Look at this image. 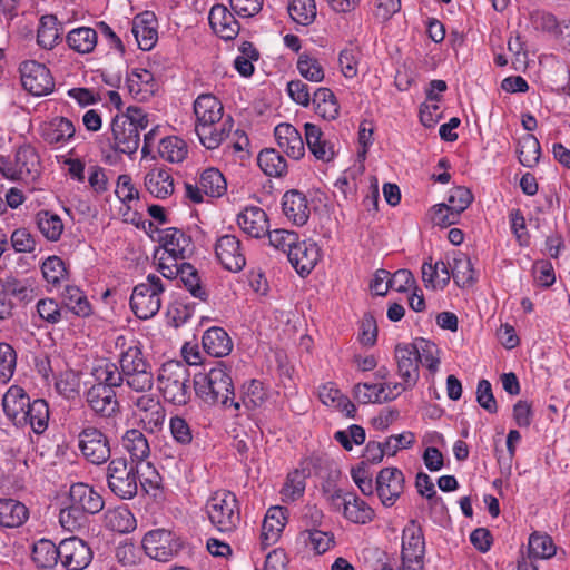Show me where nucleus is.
Returning a JSON list of instances; mask_svg holds the SVG:
<instances>
[{"label":"nucleus","mask_w":570,"mask_h":570,"mask_svg":"<svg viewBox=\"0 0 570 570\" xmlns=\"http://www.w3.org/2000/svg\"><path fill=\"white\" fill-rule=\"evenodd\" d=\"M116 345L121 348L118 363L126 386L137 393L150 392L154 386L153 365L145 356L141 343L132 340L127 344L126 338L119 336Z\"/></svg>","instance_id":"f257e3e1"},{"label":"nucleus","mask_w":570,"mask_h":570,"mask_svg":"<svg viewBox=\"0 0 570 570\" xmlns=\"http://www.w3.org/2000/svg\"><path fill=\"white\" fill-rule=\"evenodd\" d=\"M149 125L148 114L140 107L129 106L125 114L116 115L111 122V148L120 154L132 155L139 148L140 131Z\"/></svg>","instance_id":"f03ea898"},{"label":"nucleus","mask_w":570,"mask_h":570,"mask_svg":"<svg viewBox=\"0 0 570 570\" xmlns=\"http://www.w3.org/2000/svg\"><path fill=\"white\" fill-rule=\"evenodd\" d=\"M196 395L207 404L227 406L229 396L234 395L233 381L222 362L208 372L194 376Z\"/></svg>","instance_id":"7ed1b4c3"},{"label":"nucleus","mask_w":570,"mask_h":570,"mask_svg":"<svg viewBox=\"0 0 570 570\" xmlns=\"http://www.w3.org/2000/svg\"><path fill=\"white\" fill-rule=\"evenodd\" d=\"M206 514L212 525L222 533L234 532L240 523L237 497L228 490H218L207 500Z\"/></svg>","instance_id":"20e7f679"},{"label":"nucleus","mask_w":570,"mask_h":570,"mask_svg":"<svg viewBox=\"0 0 570 570\" xmlns=\"http://www.w3.org/2000/svg\"><path fill=\"white\" fill-rule=\"evenodd\" d=\"M158 387L164 399L175 405H185L190 399L189 371L179 361H168L161 365L158 375Z\"/></svg>","instance_id":"39448f33"},{"label":"nucleus","mask_w":570,"mask_h":570,"mask_svg":"<svg viewBox=\"0 0 570 570\" xmlns=\"http://www.w3.org/2000/svg\"><path fill=\"white\" fill-rule=\"evenodd\" d=\"M138 465L125 458H115L108 462L106 479L108 489L121 500H131L138 492Z\"/></svg>","instance_id":"423d86ee"},{"label":"nucleus","mask_w":570,"mask_h":570,"mask_svg":"<svg viewBox=\"0 0 570 570\" xmlns=\"http://www.w3.org/2000/svg\"><path fill=\"white\" fill-rule=\"evenodd\" d=\"M165 286L159 276L149 274L146 282L134 287L130 297V307L134 314L140 320H148L155 316L161 306L160 295Z\"/></svg>","instance_id":"0eeeda50"},{"label":"nucleus","mask_w":570,"mask_h":570,"mask_svg":"<svg viewBox=\"0 0 570 570\" xmlns=\"http://www.w3.org/2000/svg\"><path fill=\"white\" fill-rule=\"evenodd\" d=\"M78 449L83 459L95 465H101L111 456L108 436L94 425H86L78 434Z\"/></svg>","instance_id":"6e6552de"},{"label":"nucleus","mask_w":570,"mask_h":570,"mask_svg":"<svg viewBox=\"0 0 570 570\" xmlns=\"http://www.w3.org/2000/svg\"><path fill=\"white\" fill-rule=\"evenodd\" d=\"M330 502L335 511H341L353 523L366 524L374 519V510L354 492L337 489L330 495Z\"/></svg>","instance_id":"1a4fd4ad"},{"label":"nucleus","mask_w":570,"mask_h":570,"mask_svg":"<svg viewBox=\"0 0 570 570\" xmlns=\"http://www.w3.org/2000/svg\"><path fill=\"white\" fill-rule=\"evenodd\" d=\"M227 191V181L224 175L214 167L202 171L197 184H185L186 197L195 204L203 203L204 195L219 198Z\"/></svg>","instance_id":"9d476101"},{"label":"nucleus","mask_w":570,"mask_h":570,"mask_svg":"<svg viewBox=\"0 0 570 570\" xmlns=\"http://www.w3.org/2000/svg\"><path fill=\"white\" fill-rule=\"evenodd\" d=\"M20 76L23 89L33 96H46L53 91V77L43 63L36 60L22 62L20 65Z\"/></svg>","instance_id":"9b49d317"},{"label":"nucleus","mask_w":570,"mask_h":570,"mask_svg":"<svg viewBox=\"0 0 570 570\" xmlns=\"http://www.w3.org/2000/svg\"><path fill=\"white\" fill-rule=\"evenodd\" d=\"M131 402L135 407L134 414L146 431L155 433L163 428L166 412L156 395L148 392L140 393L139 396L132 397Z\"/></svg>","instance_id":"f8f14e48"},{"label":"nucleus","mask_w":570,"mask_h":570,"mask_svg":"<svg viewBox=\"0 0 570 570\" xmlns=\"http://www.w3.org/2000/svg\"><path fill=\"white\" fill-rule=\"evenodd\" d=\"M142 548L151 559L166 562L180 551L181 543L173 532L157 529L145 534Z\"/></svg>","instance_id":"ddd939ff"},{"label":"nucleus","mask_w":570,"mask_h":570,"mask_svg":"<svg viewBox=\"0 0 570 570\" xmlns=\"http://www.w3.org/2000/svg\"><path fill=\"white\" fill-rule=\"evenodd\" d=\"M395 360L397 364V374L402 382L395 383L394 389L400 392L412 390L420 377L419 361L415 354V347L411 344H397L395 346Z\"/></svg>","instance_id":"4468645a"},{"label":"nucleus","mask_w":570,"mask_h":570,"mask_svg":"<svg viewBox=\"0 0 570 570\" xmlns=\"http://www.w3.org/2000/svg\"><path fill=\"white\" fill-rule=\"evenodd\" d=\"M215 255L219 264L228 272L238 273L246 265L240 240L235 235H223L215 244Z\"/></svg>","instance_id":"2eb2a0df"},{"label":"nucleus","mask_w":570,"mask_h":570,"mask_svg":"<svg viewBox=\"0 0 570 570\" xmlns=\"http://www.w3.org/2000/svg\"><path fill=\"white\" fill-rule=\"evenodd\" d=\"M60 562L67 570H83L92 561V550L89 544L77 537L60 541Z\"/></svg>","instance_id":"dca6fc26"},{"label":"nucleus","mask_w":570,"mask_h":570,"mask_svg":"<svg viewBox=\"0 0 570 570\" xmlns=\"http://www.w3.org/2000/svg\"><path fill=\"white\" fill-rule=\"evenodd\" d=\"M85 399L90 410L99 417L110 419L119 412L116 391L101 384H94L89 387L85 393Z\"/></svg>","instance_id":"f3484780"},{"label":"nucleus","mask_w":570,"mask_h":570,"mask_svg":"<svg viewBox=\"0 0 570 570\" xmlns=\"http://www.w3.org/2000/svg\"><path fill=\"white\" fill-rule=\"evenodd\" d=\"M404 475L397 468H384L376 476V492L385 507H391L404 488Z\"/></svg>","instance_id":"a211bd4d"},{"label":"nucleus","mask_w":570,"mask_h":570,"mask_svg":"<svg viewBox=\"0 0 570 570\" xmlns=\"http://www.w3.org/2000/svg\"><path fill=\"white\" fill-rule=\"evenodd\" d=\"M287 258L299 275H307L320 261L321 249L314 242L298 239L289 249Z\"/></svg>","instance_id":"6ab92c4d"},{"label":"nucleus","mask_w":570,"mask_h":570,"mask_svg":"<svg viewBox=\"0 0 570 570\" xmlns=\"http://www.w3.org/2000/svg\"><path fill=\"white\" fill-rule=\"evenodd\" d=\"M159 242L161 255L170 256L174 262L184 261L191 252V238L178 228L164 229Z\"/></svg>","instance_id":"aec40b11"},{"label":"nucleus","mask_w":570,"mask_h":570,"mask_svg":"<svg viewBox=\"0 0 570 570\" xmlns=\"http://www.w3.org/2000/svg\"><path fill=\"white\" fill-rule=\"evenodd\" d=\"M274 136L278 147L288 157L298 160L305 154V142L299 131L291 124L283 122L275 127Z\"/></svg>","instance_id":"412c9836"},{"label":"nucleus","mask_w":570,"mask_h":570,"mask_svg":"<svg viewBox=\"0 0 570 570\" xmlns=\"http://www.w3.org/2000/svg\"><path fill=\"white\" fill-rule=\"evenodd\" d=\"M237 225L243 233L252 238L265 236L269 228L267 215L258 206L245 207L237 215Z\"/></svg>","instance_id":"4be33fe9"},{"label":"nucleus","mask_w":570,"mask_h":570,"mask_svg":"<svg viewBox=\"0 0 570 570\" xmlns=\"http://www.w3.org/2000/svg\"><path fill=\"white\" fill-rule=\"evenodd\" d=\"M75 132L72 121L65 117H55L40 126V136L48 145L63 146Z\"/></svg>","instance_id":"5701e85b"},{"label":"nucleus","mask_w":570,"mask_h":570,"mask_svg":"<svg viewBox=\"0 0 570 570\" xmlns=\"http://www.w3.org/2000/svg\"><path fill=\"white\" fill-rule=\"evenodd\" d=\"M284 215L297 226H303L309 218V205L306 196L296 189L286 191L282 198Z\"/></svg>","instance_id":"b1692460"},{"label":"nucleus","mask_w":570,"mask_h":570,"mask_svg":"<svg viewBox=\"0 0 570 570\" xmlns=\"http://www.w3.org/2000/svg\"><path fill=\"white\" fill-rule=\"evenodd\" d=\"M70 502L87 514H96L104 509L102 497L86 483H75L69 491Z\"/></svg>","instance_id":"393cba45"},{"label":"nucleus","mask_w":570,"mask_h":570,"mask_svg":"<svg viewBox=\"0 0 570 570\" xmlns=\"http://www.w3.org/2000/svg\"><path fill=\"white\" fill-rule=\"evenodd\" d=\"M287 522L286 509L271 507L263 520L261 541L264 548L276 543Z\"/></svg>","instance_id":"a878e982"},{"label":"nucleus","mask_w":570,"mask_h":570,"mask_svg":"<svg viewBox=\"0 0 570 570\" xmlns=\"http://www.w3.org/2000/svg\"><path fill=\"white\" fill-rule=\"evenodd\" d=\"M209 24L215 33L224 40L235 39L239 24L234 14L223 4L212 7L208 16Z\"/></svg>","instance_id":"bb28decb"},{"label":"nucleus","mask_w":570,"mask_h":570,"mask_svg":"<svg viewBox=\"0 0 570 570\" xmlns=\"http://www.w3.org/2000/svg\"><path fill=\"white\" fill-rule=\"evenodd\" d=\"M1 401L4 414L14 425L26 422L24 411L30 403V397L22 387L18 385L10 386L2 395Z\"/></svg>","instance_id":"cd10ccee"},{"label":"nucleus","mask_w":570,"mask_h":570,"mask_svg":"<svg viewBox=\"0 0 570 570\" xmlns=\"http://www.w3.org/2000/svg\"><path fill=\"white\" fill-rule=\"evenodd\" d=\"M223 105L210 94H202L194 101L196 127L213 125L223 119Z\"/></svg>","instance_id":"c85d7f7f"},{"label":"nucleus","mask_w":570,"mask_h":570,"mask_svg":"<svg viewBox=\"0 0 570 570\" xmlns=\"http://www.w3.org/2000/svg\"><path fill=\"white\" fill-rule=\"evenodd\" d=\"M306 146L311 154L322 161H331L334 156V146L325 137L322 129L311 122L304 125Z\"/></svg>","instance_id":"c756f323"},{"label":"nucleus","mask_w":570,"mask_h":570,"mask_svg":"<svg viewBox=\"0 0 570 570\" xmlns=\"http://www.w3.org/2000/svg\"><path fill=\"white\" fill-rule=\"evenodd\" d=\"M155 14L146 11L137 14L132 20L131 32L141 50H150L157 41Z\"/></svg>","instance_id":"7c9ffc66"},{"label":"nucleus","mask_w":570,"mask_h":570,"mask_svg":"<svg viewBox=\"0 0 570 570\" xmlns=\"http://www.w3.org/2000/svg\"><path fill=\"white\" fill-rule=\"evenodd\" d=\"M233 119L227 117L219 122L206 125L203 127H195V131L199 138L200 144L207 149H216L220 144L227 139L232 132Z\"/></svg>","instance_id":"2f4dec72"},{"label":"nucleus","mask_w":570,"mask_h":570,"mask_svg":"<svg viewBox=\"0 0 570 570\" xmlns=\"http://www.w3.org/2000/svg\"><path fill=\"white\" fill-rule=\"evenodd\" d=\"M18 178L20 181L33 183L40 174V159L31 146L18 148L14 157Z\"/></svg>","instance_id":"473e14b6"},{"label":"nucleus","mask_w":570,"mask_h":570,"mask_svg":"<svg viewBox=\"0 0 570 570\" xmlns=\"http://www.w3.org/2000/svg\"><path fill=\"white\" fill-rule=\"evenodd\" d=\"M202 344L205 352L214 357L227 356L233 350V342L228 333L218 326L205 331Z\"/></svg>","instance_id":"72a5a7b5"},{"label":"nucleus","mask_w":570,"mask_h":570,"mask_svg":"<svg viewBox=\"0 0 570 570\" xmlns=\"http://www.w3.org/2000/svg\"><path fill=\"white\" fill-rule=\"evenodd\" d=\"M147 190L156 198L165 199L174 193V179L167 169L153 168L145 176Z\"/></svg>","instance_id":"f704fd0d"},{"label":"nucleus","mask_w":570,"mask_h":570,"mask_svg":"<svg viewBox=\"0 0 570 570\" xmlns=\"http://www.w3.org/2000/svg\"><path fill=\"white\" fill-rule=\"evenodd\" d=\"M24 421L17 423V426H30L37 434H41L48 428L49 421V406L48 403L42 399H36L30 401L28 407L24 411Z\"/></svg>","instance_id":"c9c22d12"},{"label":"nucleus","mask_w":570,"mask_h":570,"mask_svg":"<svg viewBox=\"0 0 570 570\" xmlns=\"http://www.w3.org/2000/svg\"><path fill=\"white\" fill-rule=\"evenodd\" d=\"M27 507L14 499H0V527L19 528L28 519Z\"/></svg>","instance_id":"e433bc0d"},{"label":"nucleus","mask_w":570,"mask_h":570,"mask_svg":"<svg viewBox=\"0 0 570 570\" xmlns=\"http://www.w3.org/2000/svg\"><path fill=\"white\" fill-rule=\"evenodd\" d=\"M121 445L131 458L130 462L141 463L150 454V448L145 434L137 429L128 430L121 439Z\"/></svg>","instance_id":"4c0bfd02"},{"label":"nucleus","mask_w":570,"mask_h":570,"mask_svg":"<svg viewBox=\"0 0 570 570\" xmlns=\"http://www.w3.org/2000/svg\"><path fill=\"white\" fill-rule=\"evenodd\" d=\"M127 86L134 98L144 100L154 92V75L147 69H134L127 77Z\"/></svg>","instance_id":"58836bf2"},{"label":"nucleus","mask_w":570,"mask_h":570,"mask_svg":"<svg viewBox=\"0 0 570 570\" xmlns=\"http://www.w3.org/2000/svg\"><path fill=\"white\" fill-rule=\"evenodd\" d=\"M425 542L421 528L414 520L403 530L402 557H424Z\"/></svg>","instance_id":"ea45409f"},{"label":"nucleus","mask_w":570,"mask_h":570,"mask_svg":"<svg viewBox=\"0 0 570 570\" xmlns=\"http://www.w3.org/2000/svg\"><path fill=\"white\" fill-rule=\"evenodd\" d=\"M400 392L385 393V386L376 383H358L354 386V396L362 404L383 403L395 400Z\"/></svg>","instance_id":"a19ab883"},{"label":"nucleus","mask_w":570,"mask_h":570,"mask_svg":"<svg viewBox=\"0 0 570 570\" xmlns=\"http://www.w3.org/2000/svg\"><path fill=\"white\" fill-rule=\"evenodd\" d=\"M267 399V393L264 389V385L258 380H250L244 383L242 387V402L230 401V405L234 406L235 410H239L243 404L246 409L255 410L262 406Z\"/></svg>","instance_id":"79ce46f5"},{"label":"nucleus","mask_w":570,"mask_h":570,"mask_svg":"<svg viewBox=\"0 0 570 570\" xmlns=\"http://www.w3.org/2000/svg\"><path fill=\"white\" fill-rule=\"evenodd\" d=\"M315 112L325 120H334L340 115V105L328 88H318L313 94Z\"/></svg>","instance_id":"37998d69"},{"label":"nucleus","mask_w":570,"mask_h":570,"mask_svg":"<svg viewBox=\"0 0 570 570\" xmlns=\"http://www.w3.org/2000/svg\"><path fill=\"white\" fill-rule=\"evenodd\" d=\"M105 525L118 533H129L136 529V519L127 507H118L107 510Z\"/></svg>","instance_id":"c03bdc74"},{"label":"nucleus","mask_w":570,"mask_h":570,"mask_svg":"<svg viewBox=\"0 0 570 570\" xmlns=\"http://www.w3.org/2000/svg\"><path fill=\"white\" fill-rule=\"evenodd\" d=\"M61 40V29L55 16H43L37 33L38 45L46 49H53Z\"/></svg>","instance_id":"a18cd8bd"},{"label":"nucleus","mask_w":570,"mask_h":570,"mask_svg":"<svg viewBox=\"0 0 570 570\" xmlns=\"http://www.w3.org/2000/svg\"><path fill=\"white\" fill-rule=\"evenodd\" d=\"M257 164L259 168L271 177H282L287 173L286 159L273 148L261 150L257 156Z\"/></svg>","instance_id":"49530a36"},{"label":"nucleus","mask_w":570,"mask_h":570,"mask_svg":"<svg viewBox=\"0 0 570 570\" xmlns=\"http://www.w3.org/2000/svg\"><path fill=\"white\" fill-rule=\"evenodd\" d=\"M97 31L89 27L75 28L67 35L68 46L79 53L91 52L97 45Z\"/></svg>","instance_id":"de8ad7c7"},{"label":"nucleus","mask_w":570,"mask_h":570,"mask_svg":"<svg viewBox=\"0 0 570 570\" xmlns=\"http://www.w3.org/2000/svg\"><path fill=\"white\" fill-rule=\"evenodd\" d=\"M60 543L56 546L52 541L41 539L33 544L32 560L40 568H51L60 560Z\"/></svg>","instance_id":"09e8293b"},{"label":"nucleus","mask_w":570,"mask_h":570,"mask_svg":"<svg viewBox=\"0 0 570 570\" xmlns=\"http://www.w3.org/2000/svg\"><path fill=\"white\" fill-rule=\"evenodd\" d=\"M36 224L43 237L50 242H57L63 232V223L60 216L49 210L37 213Z\"/></svg>","instance_id":"8fccbe9b"},{"label":"nucleus","mask_w":570,"mask_h":570,"mask_svg":"<svg viewBox=\"0 0 570 570\" xmlns=\"http://www.w3.org/2000/svg\"><path fill=\"white\" fill-rule=\"evenodd\" d=\"M94 375L97 381L96 384H101L109 390H115V387H120L125 384V376L122 375L121 367L112 362L99 364L95 367Z\"/></svg>","instance_id":"3c124183"},{"label":"nucleus","mask_w":570,"mask_h":570,"mask_svg":"<svg viewBox=\"0 0 570 570\" xmlns=\"http://www.w3.org/2000/svg\"><path fill=\"white\" fill-rule=\"evenodd\" d=\"M62 298L66 307L75 315L87 317L91 314V305L79 287L66 286Z\"/></svg>","instance_id":"603ef678"},{"label":"nucleus","mask_w":570,"mask_h":570,"mask_svg":"<svg viewBox=\"0 0 570 570\" xmlns=\"http://www.w3.org/2000/svg\"><path fill=\"white\" fill-rule=\"evenodd\" d=\"M412 346L415 347L416 358L419 364L426 366L431 373H435L439 368L440 358L438 357V346L425 338H416Z\"/></svg>","instance_id":"864d4df0"},{"label":"nucleus","mask_w":570,"mask_h":570,"mask_svg":"<svg viewBox=\"0 0 570 570\" xmlns=\"http://www.w3.org/2000/svg\"><path fill=\"white\" fill-rule=\"evenodd\" d=\"M296 68L299 75L311 82H322L325 78V71L320 60L306 52L298 56Z\"/></svg>","instance_id":"5fc2aeb1"},{"label":"nucleus","mask_w":570,"mask_h":570,"mask_svg":"<svg viewBox=\"0 0 570 570\" xmlns=\"http://www.w3.org/2000/svg\"><path fill=\"white\" fill-rule=\"evenodd\" d=\"M299 539L317 554L325 553L334 544L333 534L318 529L302 530Z\"/></svg>","instance_id":"6e6d98bb"},{"label":"nucleus","mask_w":570,"mask_h":570,"mask_svg":"<svg viewBox=\"0 0 570 570\" xmlns=\"http://www.w3.org/2000/svg\"><path fill=\"white\" fill-rule=\"evenodd\" d=\"M179 278L185 288L195 297L200 301H206L208 294L205 287L200 284V278L197 269L189 263H180Z\"/></svg>","instance_id":"4d7b16f0"},{"label":"nucleus","mask_w":570,"mask_h":570,"mask_svg":"<svg viewBox=\"0 0 570 570\" xmlns=\"http://www.w3.org/2000/svg\"><path fill=\"white\" fill-rule=\"evenodd\" d=\"M451 266L452 278L460 287H465L474 282V271L469 256L465 254H458L453 257Z\"/></svg>","instance_id":"13d9d810"},{"label":"nucleus","mask_w":570,"mask_h":570,"mask_svg":"<svg viewBox=\"0 0 570 570\" xmlns=\"http://www.w3.org/2000/svg\"><path fill=\"white\" fill-rule=\"evenodd\" d=\"M529 557L534 559H549L556 554V546L548 534L533 532L528 543Z\"/></svg>","instance_id":"bf43d9fd"},{"label":"nucleus","mask_w":570,"mask_h":570,"mask_svg":"<svg viewBox=\"0 0 570 570\" xmlns=\"http://www.w3.org/2000/svg\"><path fill=\"white\" fill-rule=\"evenodd\" d=\"M160 157L169 163H180L187 156V146L178 137H166L159 144Z\"/></svg>","instance_id":"052dcab7"},{"label":"nucleus","mask_w":570,"mask_h":570,"mask_svg":"<svg viewBox=\"0 0 570 570\" xmlns=\"http://www.w3.org/2000/svg\"><path fill=\"white\" fill-rule=\"evenodd\" d=\"M288 13L295 22L307 26L312 23L316 17L315 0H291Z\"/></svg>","instance_id":"680f3d73"},{"label":"nucleus","mask_w":570,"mask_h":570,"mask_svg":"<svg viewBox=\"0 0 570 570\" xmlns=\"http://www.w3.org/2000/svg\"><path fill=\"white\" fill-rule=\"evenodd\" d=\"M540 144L533 135L524 136L519 142V161L524 166L534 167L540 158Z\"/></svg>","instance_id":"e2e57ef3"},{"label":"nucleus","mask_w":570,"mask_h":570,"mask_svg":"<svg viewBox=\"0 0 570 570\" xmlns=\"http://www.w3.org/2000/svg\"><path fill=\"white\" fill-rule=\"evenodd\" d=\"M305 476L303 472L297 470L291 472L281 491L283 501L293 502L299 499L305 492Z\"/></svg>","instance_id":"0e129e2a"},{"label":"nucleus","mask_w":570,"mask_h":570,"mask_svg":"<svg viewBox=\"0 0 570 570\" xmlns=\"http://www.w3.org/2000/svg\"><path fill=\"white\" fill-rule=\"evenodd\" d=\"M361 55L356 47H347L340 52L338 65L345 78L353 79L357 76Z\"/></svg>","instance_id":"69168bd1"},{"label":"nucleus","mask_w":570,"mask_h":570,"mask_svg":"<svg viewBox=\"0 0 570 570\" xmlns=\"http://www.w3.org/2000/svg\"><path fill=\"white\" fill-rule=\"evenodd\" d=\"M17 353L14 348L4 342L0 343V383H8L14 374Z\"/></svg>","instance_id":"338daca9"},{"label":"nucleus","mask_w":570,"mask_h":570,"mask_svg":"<svg viewBox=\"0 0 570 570\" xmlns=\"http://www.w3.org/2000/svg\"><path fill=\"white\" fill-rule=\"evenodd\" d=\"M43 278L52 285H58L67 275L65 262L58 256H49L41 265Z\"/></svg>","instance_id":"774afa93"}]
</instances>
